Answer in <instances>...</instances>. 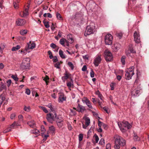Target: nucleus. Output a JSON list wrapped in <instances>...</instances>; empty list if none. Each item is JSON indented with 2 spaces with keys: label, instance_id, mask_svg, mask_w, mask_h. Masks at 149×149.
I'll return each mask as SVG.
<instances>
[{
  "label": "nucleus",
  "instance_id": "1",
  "mask_svg": "<svg viewBox=\"0 0 149 149\" xmlns=\"http://www.w3.org/2000/svg\"><path fill=\"white\" fill-rule=\"evenodd\" d=\"M126 144V141L122 137L118 136L115 139L114 148L116 149H119L121 146H124Z\"/></svg>",
  "mask_w": 149,
  "mask_h": 149
},
{
  "label": "nucleus",
  "instance_id": "2",
  "mask_svg": "<svg viewBox=\"0 0 149 149\" xmlns=\"http://www.w3.org/2000/svg\"><path fill=\"white\" fill-rule=\"evenodd\" d=\"M96 31L95 24L94 22H91L86 27L84 33V35L87 36L93 34Z\"/></svg>",
  "mask_w": 149,
  "mask_h": 149
},
{
  "label": "nucleus",
  "instance_id": "3",
  "mask_svg": "<svg viewBox=\"0 0 149 149\" xmlns=\"http://www.w3.org/2000/svg\"><path fill=\"white\" fill-rule=\"evenodd\" d=\"M118 125L122 132H125L127 130L131 128L132 126L128 122L124 121L122 123L118 122Z\"/></svg>",
  "mask_w": 149,
  "mask_h": 149
},
{
  "label": "nucleus",
  "instance_id": "4",
  "mask_svg": "<svg viewBox=\"0 0 149 149\" xmlns=\"http://www.w3.org/2000/svg\"><path fill=\"white\" fill-rule=\"evenodd\" d=\"M30 67V59L29 58L24 59L21 67L23 70L29 69Z\"/></svg>",
  "mask_w": 149,
  "mask_h": 149
},
{
  "label": "nucleus",
  "instance_id": "5",
  "mask_svg": "<svg viewBox=\"0 0 149 149\" xmlns=\"http://www.w3.org/2000/svg\"><path fill=\"white\" fill-rule=\"evenodd\" d=\"M134 67L131 66L129 68L125 74V78L127 80H129L131 79L132 76L134 75Z\"/></svg>",
  "mask_w": 149,
  "mask_h": 149
},
{
  "label": "nucleus",
  "instance_id": "6",
  "mask_svg": "<svg viewBox=\"0 0 149 149\" xmlns=\"http://www.w3.org/2000/svg\"><path fill=\"white\" fill-rule=\"evenodd\" d=\"M56 116V112L54 111L52 113H49L47 114L46 118L49 122L52 123L53 121L55 120V118Z\"/></svg>",
  "mask_w": 149,
  "mask_h": 149
},
{
  "label": "nucleus",
  "instance_id": "7",
  "mask_svg": "<svg viewBox=\"0 0 149 149\" xmlns=\"http://www.w3.org/2000/svg\"><path fill=\"white\" fill-rule=\"evenodd\" d=\"M113 37L110 34H107L105 38V42L106 45H110L112 43Z\"/></svg>",
  "mask_w": 149,
  "mask_h": 149
},
{
  "label": "nucleus",
  "instance_id": "8",
  "mask_svg": "<svg viewBox=\"0 0 149 149\" xmlns=\"http://www.w3.org/2000/svg\"><path fill=\"white\" fill-rule=\"evenodd\" d=\"M104 57L107 61H111L113 59L111 53L108 50H106L104 52Z\"/></svg>",
  "mask_w": 149,
  "mask_h": 149
},
{
  "label": "nucleus",
  "instance_id": "9",
  "mask_svg": "<svg viewBox=\"0 0 149 149\" xmlns=\"http://www.w3.org/2000/svg\"><path fill=\"white\" fill-rule=\"evenodd\" d=\"M101 57L102 55H97L95 58L93 63L95 66H98L102 60Z\"/></svg>",
  "mask_w": 149,
  "mask_h": 149
},
{
  "label": "nucleus",
  "instance_id": "10",
  "mask_svg": "<svg viewBox=\"0 0 149 149\" xmlns=\"http://www.w3.org/2000/svg\"><path fill=\"white\" fill-rule=\"evenodd\" d=\"M141 89L139 86H138L136 88L132 91V95L134 97L138 96L140 93Z\"/></svg>",
  "mask_w": 149,
  "mask_h": 149
},
{
  "label": "nucleus",
  "instance_id": "11",
  "mask_svg": "<svg viewBox=\"0 0 149 149\" xmlns=\"http://www.w3.org/2000/svg\"><path fill=\"white\" fill-rule=\"evenodd\" d=\"M82 101L83 103H85L89 108L93 109L91 102L86 97H84L82 98Z\"/></svg>",
  "mask_w": 149,
  "mask_h": 149
},
{
  "label": "nucleus",
  "instance_id": "12",
  "mask_svg": "<svg viewBox=\"0 0 149 149\" xmlns=\"http://www.w3.org/2000/svg\"><path fill=\"white\" fill-rule=\"evenodd\" d=\"M134 40L136 42L139 43L140 42V37L139 34L136 31H135L134 34Z\"/></svg>",
  "mask_w": 149,
  "mask_h": 149
},
{
  "label": "nucleus",
  "instance_id": "13",
  "mask_svg": "<svg viewBox=\"0 0 149 149\" xmlns=\"http://www.w3.org/2000/svg\"><path fill=\"white\" fill-rule=\"evenodd\" d=\"M27 8H25L24 10L20 12V15L22 17H25L28 15L29 13L28 12L29 6H27Z\"/></svg>",
  "mask_w": 149,
  "mask_h": 149
},
{
  "label": "nucleus",
  "instance_id": "14",
  "mask_svg": "<svg viewBox=\"0 0 149 149\" xmlns=\"http://www.w3.org/2000/svg\"><path fill=\"white\" fill-rule=\"evenodd\" d=\"M26 23V21L24 19H18L16 21L17 25L19 26H23Z\"/></svg>",
  "mask_w": 149,
  "mask_h": 149
},
{
  "label": "nucleus",
  "instance_id": "15",
  "mask_svg": "<svg viewBox=\"0 0 149 149\" xmlns=\"http://www.w3.org/2000/svg\"><path fill=\"white\" fill-rule=\"evenodd\" d=\"M29 45V47L28 49H32L36 47V44L33 42H31V41H30L29 42H28L27 43L26 47H27Z\"/></svg>",
  "mask_w": 149,
  "mask_h": 149
},
{
  "label": "nucleus",
  "instance_id": "16",
  "mask_svg": "<svg viewBox=\"0 0 149 149\" xmlns=\"http://www.w3.org/2000/svg\"><path fill=\"white\" fill-rule=\"evenodd\" d=\"M85 125L82 123L83 127L84 129H86L87 127L88 126L90 123V120L89 118L88 117H86L85 119Z\"/></svg>",
  "mask_w": 149,
  "mask_h": 149
},
{
  "label": "nucleus",
  "instance_id": "17",
  "mask_svg": "<svg viewBox=\"0 0 149 149\" xmlns=\"http://www.w3.org/2000/svg\"><path fill=\"white\" fill-rule=\"evenodd\" d=\"M120 45L119 43L116 42L112 46V49L114 51L116 52L120 49Z\"/></svg>",
  "mask_w": 149,
  "mask_h": 149
},
{
  "label": "nucleus",
  "instance_id": "18",
  "mask_svg": "<svg viewBox=\"0 0 149 149\" xmlns=\"http://www.w3.org/2000/svg\"><path fill=\"white\" fill-rule=\"evenodd\" d=\"M66 99V97L64 96L63 94H61L59 95L58 102H63L64 101H65Z\"/></svg>",
  "mask_w": 149,
  "mask_h": 149
},
{
  "label": "nucleus",
  "instance_id": "19",
  "mask_svg": "<svg viewBox=\"0 0 149 149\" xmlns=\"http://www.w3.org/2000/svg\"><path fill=\"white\" fill-rule=\"evenodd\" d=\"M78 110H77L79 112H83L85 110V107L82 105L79 104L77 107Z\"/></svg>",
  "mask_w": 149,
  "mask_h": 149
},
{
  "label": "nucleus",
  "instance_id": "20",
  "mask_svg": "<svg viewBox=\"0 0 149 149\" xmlns=\"http://www.w3.org/2000/svg\"><path fill=\"white\" fill-rule=\"evenodd\" d=\"M71 81L69 82H68L67 83V86L69 88V89L70 90H71V87H73L74 85H73V82L72 79L70 78Z\"/></svg>",
  "mask_w": 149,
  "mask_h": 149
},
{
  "label": "nucleus",
  "instance_id": "21",
  "mask_svg": "<svg viewBox=\"0 0 149 149\" xmlns=\"http://www.w3.org/2000/svg\"><path fill=\"white\" fill-rule=\"evenodd\" d=\"M29 47V45L27 47L26 46L25 49L24 50H22L20 51V52L22 53L24 55H26L27 52H29V49H28Z\"/></svg>",
  "mask_w": 149,
  "mask_h": 149
},
{
  "label": "nucleus",
  "instance_id": "22",
  "mask_svg": "<svg viewBox=\"0 0 149 149\" xmlns=\"http://www.w3.org/2000/svg\"><path fill=\"white\" fill-rule=\"evenodd\" d=\"M64 75L65 76L62 77V79L63 81H65V80L67 79H68L69 78L71 75V74L70 73H67L65 74Z\"/></svg>",
  "mask_w": 149,
  "mask_h": 149
},
{
  "label": "nucleus",
  "instance_id": "23",
  "mask_svg": "<svg viewBox=\"0 0 149 149\" xmlns=\"http://www.w3.org/2000/svg\"><path fill=\"white\" fill-rule=\"evenodd\" d=\"M50 46L53 49H57V50L56 51V52H58L59 48V47L58 46H56L55 44L53 43H51Z\"/></svg>",
  "mask_w": 149,
  "mask_h": 149
},
{
  "label": "nucleus",
  "instance_id": "24",
  "mask_svg": "<svg viewBox=\"0 0 149 149\" xmlns=\"http://www.w3.org/2000/svg\"><path fill=\"white\" fill-rule=\"evenodd\" d=\"M5 99V97L3 95H1L0 96V108L3 101Z\"/></svg>",
  "mask_w": 149,
  "mask_h": 149
},
{
  "label": "nucleus",
  "instance_id": "25",
  "mask_svg": "<svg viewBox=\"0 0 149 149\" xmlns=\"http://www.w3.org/2000/svg\"><path fill=\"white\" fill-rule=\"evenodd\" d=\"M59 54L60 56L62 58H65V55L63 54V51L60 49L59 51Z\"/></svg>",
  "mask_w": 149,
  "mask_h": 149
},
{
  "label": "nucleus",
  "instance_id": "26",
  "mask_svg": "<svg viewBox=\"0 0 149 149\" xmlns=\"http://www.w3.org/2000/svg\"><path fill=\"white\" fill-rule=\"evenodd\" d=\"M65 39L64 38H62L61 39L60 41H59V43H60L63 46L65 47Z\"/></svg>",
  "mask_w": 149,
  "mask_h": 149
},
{
  "label": "nucleus",
  "instance_id": "27",
  "mask_svg": "<svg viewBox=\"0 0 149 149\" xmlns=\"http://www.w3.org/2000/svg\"><path fill=\"white\" fill-rule=\"evenodd\" d=\"M28 124L31 127H33L35 123L33 120H32L28 122Z\"/></svg>",
  "mask_w": 149,
  "mask_h": 149
},
{
  "label": "nucleus",
  "instance_id": "28",
  "mask_svg": "<svg viewBox=\"0 0 149 149\" xmlns=\"http://www.w3.org/2000/svg\"><path fill=\"white\" fill-rule=\"evenodd\" d=\"M130 52H126L127 55L128 56H132V55H131V54L132 53L133 54V53H135V51L134 50H133L132 49H130Z\"/></svg>",
  "mask_w": 149,
  "mask_h": 149
},
{
  "label": "nucleus",
  "instance_id": "29",
  "mask_svg": "<svg viewBox=\"0 0 149 149\" xmlns=\"http://www.w3.org/2000/svg\"><path fill=\"white\" fill-rule=\"evenodd\" d=\"M6 86L3 83H1L0 86V91H2L3 89H6Z\"/></svg>",
  "mask_w": 149,
  "mask_h": 149
},
{
  "label": "nucleus",
  "instance_id": "30",
  "mask_svg": "<svg viewBox=\"0 0 149 149\" xmlns=\"http://www.w3.org/2000/svg\"><path fill=\"white\" fill-rule=\"evenodd\" d=\"M41 131L42 132L41 133V136L42 137H43L44 136V134L46 132V130L43 126H41Z\"/></svg>",
  "mask_w": 149,
  "mask_h": 149
},
{
  "label": "nucleus",
  "instance_id": "31",
  "mask_svg": "<svg viewBox=\"0 0 149 149\" xmlns=\"http://www.w3.org/2000/svg\"><path fill=\"white\" fill-rule=\"evenodd\" d=\"M49 130L50 132L52 133V134L54 133L55 131V127L53 126L50 127L49 128Z\"/></svg>",
  "mask_w": 149,
  "mask_h": 149
},
{
  "label": "nucleus",
  "instance_id": "32",
  "mask_svg": "<svg viewBox=\"0 0 149 149\" xmlns=\"http://www.w3.org/2000/svg\"><path fill=\"white\" fill-rule=\"evenodd\" d=\"M20 47V46L17 45L16 46L13 47L12 49V50L13 51H15L19 49Z\"/></svg>",
  "mask_w": 149,
  "mask_h": 149
},
{
  "label": "nucleus",
  "instance_id": "33",
  "mask_svg": "<svg viewBox=\"0 0 149 149\" xmlns=\"http://www.w3.org/2000/svg\"><path fill=\"white\" fill-rule=\"evenodd\" d=\"M27 31L26 30H22L20 31V34L22 35H24L27 33Z\"/></svg>",
  "mask_w": 149,
  "mask_h": 149
},
{
  "label": "nucleus",
  "instance_id": "34",
  "mask_svg": "<svg viewBox=\"0 0 149 149\" xmlns=\"http://www.w3.org/2000/svg\"><path fill=\"white\" fill-rule=\"evenodd\" d=\"M55 120L56 121V123H57V121L60 122V121H61V122H63V121L62 118L61 117H59L58 116H57L56 117Z\"/></svg>",
  "mask_w": 149,
  "mask_h": 149
},
{
  "label": "nucleus",
  "instance_id": "35",
  "mask_svg": "<svg viewBox=\"0 0 149 149\" xmlns=\"http://www.w3.org/2000/svg\"><path fill=\"white\" fill-rule=\"evenodd\" d=\"M125 56H122L121 59V61L122 62L123 65H124L125 64Z\"/></svg>",
  "mask_w": 149,
  "mask_h": 149
},
{
  "label": "nucleus",
  "instance_id": "36",
  "mask_svg": "<svg viewBox=\"0 0 149 149\" xmlns=\"http://www.w3.org/2000/svg\"><path fill=\"white\" fill-rule=\"evenodd\" d=\"M39 107L45 113H47L48 112V111L45 107L42 106H39Z\"/></svg>",
  "mask_w": 149,
  "mask_h": 149
},
{
  "label": "nucleus",
  "instance_id": "37",
  "mask_svg": "<svg viewBox=\"0 0 149 149\" xmlns=\"http://www.w3.org/2000/svg\"><path fill=\"white\" fill-rule=\"evenodd\" d=\"M123 33L121 32H117L116 34V36L119 39H120L123 36Z\"/></svg>",
  "mask_w": 149,
  "mask_h": 149
},
{
  "label": "nucleus",
  "instance_id": "38",
  "mask_svg": "<svg viewBox=\"0 0 149 149\" xmlns=\"http://www.w3.org/2000/svg\"><path fill=\"white\" fill-rule=\"evenodd\" d=\"M31 109L30 107L29 106L26 107V106H24V110L26 111L29 112L30 111Z\"/></svg>",
  "mask_w": 149,
  "mask_h": 149
},
{
  "label": "nucleus",
  "instance_id": "39",
  "mask_svg": "<svg viewBox=\"0 0 149 149\" xmlns=\"http://www.w3.org/2000/svg\"><path fill=\"white\" fill-rule=\"evenodd\" d=\"M96 94L97 95L99 98L101 100H102V95L100 93L99 91H97L96 92Z\"/></svg>",
  "mask_w": 149,
  "mask_h": 149
},
{
  "label": "nucleus",
  "instance_id": "40",
  "mask_svg": "<svg viewBox=\"0 0 149 149\" xmlns=\"http://www.w3.org/2000/svg\"><path fill=\"white\" fill-rule=\"evenodd\" d=\"M70 115L71 116H75L76 114V111L72 109H70Z\"/></svg>",
  "mask_w": 149,
  "mask_h": 149
},
{
  "label": "nucleus",
  "instance_id": "41",
  "mask_svg": "<svg viewBox=\"0 0 149 149\" xmlns=\"http://www.w3.org/2000/svg\"><path fill=\"white\" fill-rule=\"evenodd\" d=\"M16 126H17V125L16 122H14L12 125H10V128H14Z\"/></svg>",
  "mask_w": 149,
  "mask_h": 149
},
{
  "label": "nucleus",
  "instance_id": "42",
  "mask_svg": "<svg viewBox=\"0 0 149 149\" xmlns=\"http://www.w3.org/2000/svg\"><path fill=\"white\" fill-rule=\"evenodd\" d=\"M60 121V122H58V121H57V123H56L58 127L61 128L63 126V124L62 123L63 122H61V120Z\"/></svg>",
  "mask_w": 149,
  "mask_h": 149
},
{
  "label": "nucleus",
  "instance_id": "43",
  "mask_svg": "<svg viewBox=\"0 0 149 149\" xmlns=\"http://www.w3.org/2000/svg\"><path fill=\"white\" fill-rule=\"evenodd\" d=\"M43 23L46 28H48L49 27V22L43 21Z\"/></svg>",
  "mask_w": 149,
  "mask_h": 149
},
{
  "label": "nucleus",
  "instance_id": "44",
  "mask_svg": "<svg viewBox=\"0 0 149 149\" xmlns=\"http://www.w3.org/2000/svg\"><path fill=\"white\" fill-rule=\"evenodd\" d=\"M56 16L57 19H58L61 20L62 19V16L58 12L56 13Z\"/></svg>",
  "mask_w": 149,
  "mask_h": 149
},
{
  "label": "nucleus",
  "instance_id": "45",
  "mask_svg": "<svg viewBox=\"0 0 149 149\" xmlns=\"http://www.w3.org/2000/svg\"><path fill=\"white\" fill-rule=\"evenodd\" d=\"M11 77L15 81H18V78L17 77V75H12L11 76Z\"/></svg>",
  "mask_w": 149,
  "mask_h": 149
},
{
  "label": "nucleus",
  "instance_id": "46",
  "mask_svg": "<svg viewBox=\"0 0 149 149\" xmlns=\"http://www.w3.org/2000/svg\"><path fill=\"white\" fill-rule=\"evenodd\" d=\"M68 65L71 68L72 70H73L74 68V65L72 63L70 62H69L68 63Z\"/></svg>",
  "mask_w": 149,
  "mask_h": 149
},
{
  "label": "nucleus",
  "instance_id": "47",
  "mask_svg": "<svg viewBox=\"0 0 149 149\" xmlns=\"http://www.w3.org/2000/svg\"><path fill=\"white\" fill-rule=\"evenodd\" d=\"M48 54L49 55V58L50 59H52L53 58V56L52 53V52H51L49 50L48 51Z\"/></svg>",
  "mask_w": 149,
  "mask_h": 149
},
{
  "label": "nucleus",
  "instance_id": "48",
  "mask_svg": "<svg viewBox=\"0 0 149 149\" xmlns=\"http://www.w3.org/2000/svg\"><path fill=\"white\" fill-rule=\"evenodd\" d=\"M134 139L135 141H138L140 140V138L138 137L136 135L134 134Z\"/></svg>",
  "mask_w": 149,
  "mask_h": 149
},
{
  "label": "nucleus",
  "instance_id": "49",
  "mask_svg": "<svg viewBox=\"0 0 149 149\" xmlns=\"http://www.w3.org/2000/svg\"><path fill=\"white\" fill-rule=\"evenodd\" d=\"M99 143L101 145H103L104 144L105 142L104 139H101L99 141Z\"/></svg>",
  "mask_w": 149,
  "mask_h": 149
},
{
  "label": "nucleus",
  "instance_id": "50",
  "mask_svg": "<svg viewBox=\"0 0 149 149\" xmlns=\"http://www.w3.org/2000/svg\"><path fill=\"white\" fill-rule=\"evenodd\" d=\"M47 107L50 109L52 112H53V111L54 110L53 108L52 107V105L51 103L47 105Z\"/></svg>",
  "mask_w": 149,
  "mask_h": 149
},
{
  "label": "nucleus",
  "instance_id": "51",
  "mask_svg": "<svg viewBox=\"0 0 149 149\" xmlns=\"http://www.w3.org/2000/svg\"><path fill=\"white\" fill-rule=\"evenodd\" d=\"M60 66V64L59 62H57L54 65V66L57 68H59Z\"/></svg>",
  "mask_w": 149,
  "mask_h": 149
},
{
  "label": "nucleus",
  "instance_id": "52",
  "mask_svg": "<svg viewBox=\"0 0 149 149\" xmlns=\"http://www.w3.org/2000/svg\"><path fill=\"white\" fill-rule=\"evenodd\" d=\"M12 81L10 79H9L6 81V83L7 84V86L8 87H9L11 84Z\"/></svg>",
  "mask_w": 149,
  "mask_h": 149
},
{
  "label": "nucleus",
  "instance_id": "53",
  "mask_svg": "<svg viewBox=\"0 0 149 149\" xmlns=\"http://www.w3.org/2000/svg\"><path fill=\"white\" fill-rule=\"evenodd\" d=\"M94 137L95 138L96 142V143H97L99 140V138L98 136L96 134H95L94 136Z\"/></svg>",
  "mask_w": 149,
  "mask_h": 149
},
{
  "label": "nucleus",
  "instance_id": "54",
  "mask_svg": "<svg viewBox=\"0 0 149 149\" xmlns=\"http://www.w3.org/2000/svg\"><path fill=\"white\" fill-rule=\"evenodd\" d=\"M98 125L100 127H101L102 126H104L105 124L104 123L101 122L100 121H98Z\"/></svg>",
  "mask_w": 149,
  "mask_h": 149
},
{
  "label": "nucleus",
  "instance_id": "55",
  "mask_svg": "<svg viewBox=\"0 0 149 149\" xmlns=\"http://www.w3.org/2000/svg\"><path fill=\"white\" fill-rule=\"evenodd\" d=\"M32 133L35 134H39L40 132L39 130L37 129H35L34 130H33Z\"/></svg>",
  "mask_w": 149,
  "mask_h": 149
},
{
  "label": "nucleus",
  "instance_id": "56",
  "mask_svg": "<svg viewBox=\"0 0 149 149\" xmlns=\"http://www.w3.org/2000/svg\"><path fill=\"white\" fill-rule=\"evenodd\" d=\"M79 141H81L83 139V135L82 134H80L79 135Z\"/></svg>",
  "mask_w": 149,
  "mask_h": 149
},
{
  "label": "nucleus",
  "instance_id": "57",
  "mask_svg": "<svg viewBox=\"0 0 149 149\" xmlns=\"http://www.w3.org/2000/svg\"><path fill=\"white\" fill-rule=\"evenodd\" d=\"M90 76L91 78H93L94 77V73L92 70H91L90 72Z\"/></svg>",
  "mask_w": 149,
  "mask_h": 149
},
{
  "label": "nucleus",
  "instance_id": "58",
  "mask_svg": "<svg viewBox=\"0 0 149 149\" xmlns=\"http://www.w3.org/2000/svg\"><path fill=\"white\" fill-rule=\"evenodd\" d=\"M26 38L25 37L20 36L18 38L21 41H23Z\"/></svg>",
  "mask_w": 149,
  "mask_h": 149
},
{
  "label": "nucleus",
  "instance_id": "59",
  "mask_svg": "<svg viewBox=\"0 0 149 149\" xmlns=\"http://www.w3.org/2000/svg\"><path fill=\"white\" fill-rule=\"evenodd\" d=\"M44 0H35L36 2L39 4H41Z\"/></svg>",
  "mask_w": 149,
  "mask_h": 149
},
{
  "label": "nucleus",
  "instance_id": "60",
  "mask_svg": "<svg viewBox=\"0 0 149 149\" xmlns=\"http://www.w3.org/2000/svg\"><path fill=\"white\" fill-rule=\"evenodd\" d=\"M31 93V91L29 89H26V91L25 92V93L28 95H29Z\"/></svg>",
  "mask_w": 149,
  "mask_h": 149
},
{
  "label": "nucleus",
  "instance_id": "61",
  "mask_svg": "<svg viewBox=\"0 0 149 149\" xmlns=\"http://www.w3.org/2000/svg\"><path fill=\"white\" fill-rule=\"evenodd\" d=\"M16 116V115L15 113H13L10 115V118L11 119H14Z\"/></svg>",
  "mask_w": 149,
  "mask_h": 149
},
{
  "label": "nucleus",
  "instance_id": "62",
  "mask_svg": "<svg viewBox=\"0 0 149 149\" xmlns=\"http://www.w3.org/2000/svg\"><path fill=\"white\" fill-rule=\"evenodd\" d=\"M18 118L19 120H20L21 121H22L23 120V116L22 115H20L18 116Z\"/></svg>",
  "mask_w": 149,
  "mask_h": 149
},
{
  "label": "nucleus",
  "instance_id": "63",
  "mask_svg": "<svg viewBox=\"0 0 149 149\" xmlns=\"http://www.w3.org/2000/svg\"><path fill=\"white\" fill-rule=\"evenodd\" d=\"M87 70V67L86 65H84L82 68V70L83 71H85Z\"/></svg>",
  "mask_w": 149,
  "mask_h": 149
},
{
  "label": "nucleus",
  "instance_id": "64",
  "mask_svg": "<svg viewBox=\"0 0 149 149\" xmlns=\"http://www.w3.org/2000/svg\"><path fill=\"white\" fill-rule=\"evenodd\" d=\"M53 61L54 62H56L58 61L57 58L56 56L53 57Z\"/></svg>",
  "mask_w": 149,
  "mask_h": 149
}]
</instances>
